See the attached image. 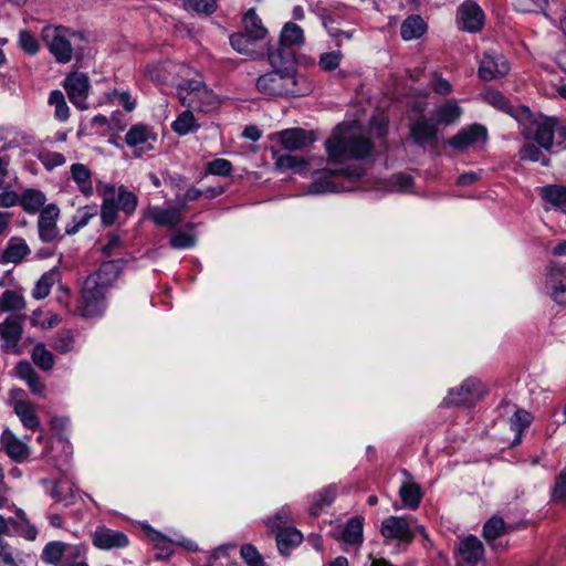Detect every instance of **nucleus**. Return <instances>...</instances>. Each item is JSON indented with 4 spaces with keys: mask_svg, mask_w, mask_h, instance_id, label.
<instances>
[{
    "mask_svg": "<svg viewBox=\"0 0 566 566\" xmlns=\"http://www.w3.org/2000/svg\"><path fill=\"white\" fill-rule=\"evenodd\" d=\"M260 93L273 97L305 96L312 92V85L295 71L273 70L256 80Z\"/></svg>",
    "mask_w": 566,
    "mask_h": 566,
    "instance_id": "nucleus-1",
    "label": "nucleus"
},
{
    "mask_svg": "<svg viewBox=\"0 0 566 566\" xmlns=\"http://www.w3.org/2000/svg\"><path fill=\"white\" fill-rule=\"evenodd\" d=\"M325 148L332 163H340L347 157L366 158L373 150V143L364 135L333 136L326 140Z\"/></svg>",
    "mask_w": 566,
    "mask_h": 566,
    "instance_id": "nucleus-2",
    "label": "nucleus"
},
{
    "mask_svg": "<svg viewBox=\"0 0 566 566\" xmlns=\"http://www.w3.org/2000/svg\"><path fill=\"white\" fill-rule=\"evenodd\" d=\"M315 175L316 177L314 181L308 187V192L312 195H322L346 190L344 187H340L332 179L344 177L348 180H357L364 175V169L359 165L340 169L324 168L322 170L315 171Z\"/></svg>",
    "mask_w": 566,
    "mask_h": 566,
    "instance_id": "nucleus-3",
    "label": "nucleus"
},
{
    "mask_svg": "<svg viewBox=\"0 0 566 566\" xmlns=\"http://www.w3.org/2000/svg\"><path fill=\"white\" fill-rule=\"evenodd\" d=\"M106 290L107 287L99 285L97 281L86 277L77 307L78 314L83 317L99 316L106 308Z\"/></svg>",
    "mask_w": 566,
    "mask_h": 566,
    "instance_id": "nucleus-4",
    "label": "nucleus"
},
{
    "mask_svg": "<svg viewBox=\"0 0 566 566\" xmlns=\"http://www.w3.org/2000/svg\"><path fill=\"white\" fill-rule=\"evenodd\" d=\"M84 553L85 548L81 545L55 541L44 546L41 559L53 566H70L72 562L81 559Z\"/></svg>",
    "mask_w": 566,
    "mask_h": 566,
    "instance_id": "nucleus-5",
    "label": "nucleus"
},
{
    "mask_svg": "<svg viewBox=\"0 0 566 566\" xmlns=\"http://www.w3.org/2000/svg\"><path fill=\"white\" fill-rule=\"evenodd\" d=\"M69 29L46 25L42 29L41 38L59 63H69L73 56V48L67 40Z\"/></svg>",
    "mask_w": 566,
    "mask_h": 566,
    "instance_id": "nucleus-6",
    "label": "nucleus"
},
{
    "mask_svg": "<svg viewBox=\"0 0 566 566\" xmlns=\"http://www.w3.org/2000/svg\"><path fill=\"white\" fill-rule=\"evenodd\" d=\"M484 396L482 382L476 378H468L458 389H451L443 400L446 407L471 406Z\"/></svg>",
    "mask_w": 566,
    "mask_h": 566,
    "instance_id": "nucleus-7",
    "label": "nucleus"
},
{
    "mask_svg": "<svg viewBox=\"0 0 566 566\" xmlns=\"http://www.w3.org/2000/svg\"><path fill=\"white\" fill-rule=\"evenodd\" d=\"M60 217V209L56 205L50 203L41 211L38 219L39 238L42 242L51 243L59 241L63 238L57 228V219Z\"/></svg>",
    "mask_w": 566,
    "mask_h": 566,
    "instance_id": "nucleus-8",
    "label": "nucleus"
},
{
    "mask_svg": "<svg viewBox=\"0 0 566 566\" xmlns=\"http://www.w3.org/2000/svg\"><path fill=\"white\" fill-rule=\"evenodd\" d=\"M546 291L558 305H566V265L552 263L546 275Z\"/></svg>",
    "mask_w": 566,
    "mask_h": 566,
    "instance_id": "nucleus-9",
    "label": "nucleus"
},
{
    "mask_svg": "<svg viewBox=\"0 0 566 566\" xmlns=\"http://www.w3.org/2000/svg\"><path fill=\"white\" fill-rule=\"evenodd\" d=\"M510 72V64L504 55L488 51L479 66V76L482 81H492L505 76Z\"/></svg>",
    "mask_w": 566,
    "mask_h": 566,
    "instance_id": "nucleus-10",
    "label": "nucleus"
},
{
    "mask_svg": "<svg viewBox=\"0 0 566 566\" xmlns=\"http://www.w3.org/2000/svg\"><path fill=\"white\" fill-rule=\"evenodd\" d=\"M426 536L422 526H416ZM381 534L386 538H396L402 542L410 543L415 537V530L411 528L409 522L405 517L390 516L381 523Z\"/></svg>",
    "mask_w": 566,
    "mask_h": 566,
    "instance_id": "nucleus-11",
    "label": "nucleus"
},
{
    "mask_svg": "<svg viewBox=\"0 0 566 566\" xmlns=\"http://www.w3.org/2000/svg\"><path fill=\"white\" fill-rule=\"evenodd\" d=\"M64 87L71 103L80 108L86 109V98L90 90L88 77L84 73H72L66 76Z\"/></svg>",
    "mask_w": 566,
    "mask_h": 566,
    "instance_id": "nucleus-12",
    "label": "nucleus"
},
{
    "mask_svg": "<svg viewBox=\"0 0 566 566\" xmlns=\"http://www.w3.org/2000/svg\"><path fill=\"white\" fill-rule=\"evenodd\" d=\"M459 29L471 33L479 32L484 24V12L481 7L472 1H464L458 9Z\"/></svg>",
    "mask_w": 566,
    "mask_h": 566,
    "instance_id": "nucleus-13",
    "label": "nucleus"
},
{
    "mask_svg": "<svg viewBox=\"0 0 566 566\" xmlns=\"http://www.w3.org/2000/svg\"><path fill=\"white\" fill-rule=\"evenodd\" d=\"M437 124L427 118H420L410 125V137L419 147L434 148L438 145Z\"/></svg>",
    "mask_w": 566,
    "mask_h": 566,
    "instance_id": "nucleus-14",
    "label": "nucleus"
},
{
    "mask_svg": "<svg viewBox=\"0 0 566 566\" xmlns=\"http://www.w3.org/2000/svg\"><path fill=\"white\" fill-rule=\"evenodd\" d=\"M22 321V316H9L0 324L2 348L6 352H14L19 354L17 346L23 333Z\"/></svg>",
    "mask_w": 566,
    "mask_h": 566,
    "instance_id": "nucleus-15",
    "label": "nucleus"
},
{
    "mask_svg": "<svg viewBox=\"0 0 566 566\" xmlns=\"http://www.w3.org/2000/svg\"><path fill=\"white\" fill-rule=\"evenodd\" d=\"M483 554L484 547L482 542L478 537L470 535L459 544L457 566H476Z\"/></svg>",
    "mask_w": 566,
    "mask_h": 566,
    "instance_id": "nucleus-16",
    "label": "nucleus"
},
{
    "mask_svg": "<svg viewBox=\"0 0 566 566\" xmlns=\"http://www.w3.org/2000/svg\"><path fill=\"white\" fill-rule=\"evenodd\" d=\"M128 537L120 531L99 526L93 534V544L99 549L124 548L128 545Z\"/></svg>",
    "mask_w": 566,
    "mask_h": 566,
    "instance_id": "nucleus-17",
    "label": "nucleus"
},
{
    "mask_svg": "<svg viewBox=\"0 0 566 566\" xmlns=\"http://www.w3.org/2000/svg\"><path fill=\"white\" fill-rule=\"evenodd\" d=\"M488 136L485 127L474 124L458 132L453 137L447 140V144L455 149H465L479 139H485Z\"/></svg>",
    "mask_w": 566,
    "mask_h": 566,
    "instance_id": "nucleus-18",
    "label": "nucleus"
},
{
    "mask_svg": "<svg viewBox=\"0 0 566 566\" xmlns=\"http://www.w3.org/2000/svg\"><path fill=\"white\" fill-rule=\"evenodd\" d=\"M279 135L283 147L291 151L303 149L314 142L313 134L303 128L285 129Z\"/></svg>",
    "mask_w": 566,
    "mask_h": 566,
    "instance_id": "nucleus-19",
    "label": "nucleus"
},
{
    "mask_svg": "<svg viewBox=\"0 0 566 566\" xmlns=\"http://www.w3.org/2000/svg\"><path fill=\"white\" fill-rule=\"evenodd\" d=\"M268 59L274 70L295 71L294 52L281 42L275 50L271 45L268 46Z\"/></svg>",
    "mask_w": 566,
    "mask_h": 566,
    "instance_id": "nucleus-20",
    "label": "nucleus"
},
{
    "mask_svg": "<svg viewBox=\"0 0 566 566\" xmlns=\"http://www.w3.org/2000/svg\"><path fill=\"white\" fill-rule=\"evenodd\" d=\"M186 205L180 207L161 209L151 207L148 209L149 218L158 226L174 228L181 222V214Z\"/></svg>",
    "mask_w": 566,
    "mask_h": 566,
    "instance_id": "nucleus-21",
    "label": "nucleus"
},
{
    "mask_svg": "<svg viewBox=\"0 0 566 566\" xmlns=\"http://www.w3.org/2000/svg\"><path fill=\"white\" fill-rule=\"evenodd\" d=\"M97 190L104 197V202L101 211L102 221L104 224L111 226L115 222L118 210V207L115 203V186L103 185L102 182H99Z\"/></svg>",
    "mask_w": 566,
    "mask_h": 566,
    "instance_id": "nucleus-22",
    "label": "nucleus"
},
{
    "mask_svg": "<svg viewBox=\"0 0 566 566\" xmlns=\"http://www.w3.org/2000/svg\"><path fill=\"white\" fill-rule=\"evenodd\" d=\"M7 523L8 534L13 533L23 536L29 541L35 539L38 531L32 524H30L25 513L21 509L15 511L14 516L8 517Z\"/></svg>",
    "mask_w": 566,
    "mask_h": 566,
    "instance_id": "nucleus-23",
    "label": "nucleus"
},
{
    "mask_svg": "<svg viewBox=\"0 0 566 566\" xmlns=\"http://www.w3.org/2000/svg\"><path fill=\"white\" fill-rule=\"evenodd\" d=\"M536 143L546 150L554 153L555 118H546L536 124L534 134Z\"/></svg>",
    "mask_w": 566,
    "mask_h": 566,
    "instance_id": "nucleus-24",
    "label": "nucleus"
},
{
    "mask_svg": "<svg viewBox=\"0 0 566 566\" xmlns=\"http://www.w3.org/2000/svg\"><path fill=\"white\" fill-rule=\"evenodd\" d=\"M30 253V249L25 241L21 238L13 237L9 240L7 248L1 254V262L19 263L25 255Z\"/></svg>",
    "mask_w": 566,
    "mask_h": 566,
    "instance_id": "nucleus-25",
    "label": "nucleus"
},
{
    "mask_svg": "<svg viewBox=\"0 0 566 566\" xmlns=\"http://www.w3.org/2000/svg\"><path fill=\"white\" fill-rule=\"evenodd\" d=\"M120 273L118 261H106L99 265V269L87 277L97 281L102 286L109 287Z\"/></svg>",
    "mask_w": 566,
    "mask_h": 566,
    "instance_id": "nucleus-26",
    "label": "nucleus"
},
{
    "mask_svg": "<svg viewBox=\"0 0 566 566\" xmlns=\"http://www.w3.org/2000/svg\"><path fill=\"white\" fill-rule=\"evenodd\" d=\"M302 539V534L294 527L281 528L276 534L277 548L284 556H289L291 549L297 546Z\"/></svg>",
    "mask_w": 566,
    "mask_h": 566,
    "instance_id": "nucleus-27",
    "label": "nucleus"
},
{
    "mask_svg": "<svg viewBox=\"0 0 566 566\" xmlns=\"http://www.w3.org/2000/svg\"><path fill=\"white\" fill-rule=\"evenodd\" d=\"M462 114V108L455 99H449L436 109V124L449 126L455 123Z\"/></svg>",
    "mask_w": 566,
    "mask_h": 566,
    "instance_id": "nucleus-28",
    "label": "nucleus"
},
{
    "mask_svg": "<svg viewBox=\"0 0 566 566\" xmlns=\"http://www.w3.org/2000/svg\"><path fill=\"white\" fill-rule=\"evenodd\" d=\"M427 30V24L420 15H410L402 22L400 34L403 40L419 39Z\"/></svg>",
    "mask_w": 566,
    "mask_h": 566,
    "instance_id": "nucleus-29",
    "label": "nucleus"
},
{
    "mask_svg": "<svg viewBox=\"0 0 566 566\" xmlns=\"http://www.w3.org/2000/svg\"><path fill=\"white\" fill-rule=\"evenodd\" d=\"M2 442L6 447V451L10 458L15 461H23L28 454L29 449L27 444L15 438L9 430L2 433Z\"/></svg>",
    "mask_w": 566,
    "mask_h": 566,
    "instance_id": "nucleus-30",
    "label": "nucleus"
},
{
    "mask_svg": "<svg viewBox=\"0 0 566 566\" xmlns=\"http://www.w3.org/2000/svg\"><path fill=\"white\" fill-rule=\"evenodd\" d=\"M71 175L84 196L88 197L93 193L92 172L85 165L73 164L71 166Z\"/></svg>",
    "mask_w": 566,
    "mask_h": 566,
    "instance_id": "nucleus-31",
    "label": "nucleus"
},
{
    "mask_svg": "<svg viewBox=\"0 0 566 566\" xmlns=\"http://www.w3.org/2000/svg\"><path fill=\"white\" fill-rule=\"evenodd\" d=\"M45 195L42 191L38 189H27L20 196L19 205L25 212L35 213L40 208L45 207Z\"/></svg>",
    "mask_w": 566,
    "mask_h": 566,
    "instance_id": "nucleus-32",
    "label": "nucleus"
},
{
    "mask_svg": "<svg viewBox=\"0 0 566 566\" xmlns=\"http://www.w3.org/2000/svg\"><path fill=\"white\" fill-rule=\"evenodd\" d=\"M195 98H190L188 106L202 113H209L213 111L218 104V97L207 87H202L199 93H196Z\"/></svg>",
    "mask_w": 566,
    "mask_h": 566,
    "instance_id": "nucleus-33",
    "label": "nucleus"
},
{
    "mask_svg": "<svg viewBox=\"0 0 566 566\" xmlns=\"http://www.w3.org/2000/svg\"><path fill=\"white\" fill-rule=\"evenodd\" d=\"M542 198L553 207L566 212V186L548 185L542 188Z\"/></svg>",
    "mask_w": 566,
    "mask_h": 566,
    "instance_id": "nucleus-34",
    "label": "nucleus"
},
{
    "mask_svg": "<svg viewBox=\"0 0 566 566\" xmlns=\"http://www.w3.org/2000/svg\"><path fill=\"white\" fill-rule=\"evenodd\" d=\"M243 30L254 38V40H263L268 33V30L262 24L261 19L256 15L254 9H250L243 17L242 20Z\"/></svg>",
    "mask_w": 566,
    "mask_h": 566,
    "instance_id": "nucleus-35",
    "label": "nucleus"
},
{
    "mask_svg": "<svg viewBox=\"0 0 566 566\" xmlns=\"http://www.w3.org/2000/svg\"><path fill=\"white\" fill-rule=\"evenodd\" d=\"M399 495L407 507L416 510L421 502L422 491L419 484L415 482H406L400 486Z\"/></svg>",
    "mask_w": 566,
    "mask_h": 566,
    "instance_id": "nucleus-36",
    "label": "nucleus"
},
{
    "mask_svg": "<svg viewBox=\"0 0 566 566\" xmlns=\"http://www.w3.org/2000/svg\"><path fill=\"white\" fill-rule=\"evenodd\" d=\"M14 412L28 429L35 430L39 427V418L31 403L19 400L14 403Z\"/></svg>",
    "mask_w": 566,
    "mask_h": 566,
    "instance_id": "nucleus-37",
    "label": "nucleus"
},
{
    "mask_svg": "<svg viewBox=\"0 0 566 566\" xmlns=\"http://www.w3.org/2000/svg\"><path fill=\"white\" fill-rule=\"evenodd\" d=\"M506 531L505 522L500 516H492L483 526V537L488 544L494 547V542Z\"/></svg>",
    "mask_w": 566,
    "mask_h": 566,
    "instance_id": "nucleus-38",
    "label": "nucleus"
},
{
    "mask_svg": "<svg viewBox=\"0 0 566 566\" xmlns=\"http://www.w3.org/2000/svg\"><path fill=\"white\" fill-rule=\"evenodd\" d=\"M15 369H17L18 376L28 382L30 389L33 392H36V394L41 392V390L43 389V386L40 382L39 375L33 369V367L31 366V364L29 361H20L17 365Z\"/></svg>",
    "mask_w": 566,
    "mask_h": 566,
    "instance_id": "nucleus-39",
    "label": "nucleus"
},
{
    "mask_svg": "<svg viewBox=\"0 0 566 566\" xmlns=\"http://www.w3.org/2000/svg\"><path fill=\"white\" fill-rule=\"evenodd\" d=\"M25 307L23 296L15 291L6 290L0 296L1 312H18Z\"/></svg>",
    "mask_w": 566,
    "mask_h": 566,
    "instance_id": "nucleus-40",
    "label": "nucleus"
},
{
    "mask_svg": "<svg viewBox=\"0 0 566 566\" xmlns=\"http://www.w3.org/2000/svg\"><path fill=\"white\" fill-rule=\"evenodd\" d=\"M259 40L250 36L248 32L233 33L230 36L231 46L241 54H251L254 52V45Z\"/></svg>",
    "mask_w": 566,
    "mask_h": 566,
    "instance_id": "nucleus-41",
    "label": "nucleus"
},
{
    "mask_svg": "<svg viewBox=\"0 0 566 566\" xmlns=\"http://www.w3.org/2000/svg\"><path fill=\"white\" fill-rule=\"evenodd\" d=\"M280 42L289 48L302 44L304 42L303 30L296 23L287 22L281 32Z\"/></svg>",
    "mask_w": 566,
    "mask_h": 566,
    "instance_id": "nucleus-42",
    "label": "nucleus"
},
{
    "mask_svg": "<svg viewBox=\"0 0 566 566\" xmlns=\"http://www.w3.org/2000/svg\"><path fill=\"white\" fill-rule=\"evenodd\" d=\"M343 539L348 544H360L363 541V520L352 517L343 531Z\"/></svg>",
    "mask_w": 566,
    "mask_h": 566,
    "instance_id": "nucleus-43",
    "label": "nucleus"
},
{
    "mask_svg": "<svg viewBox=\"0 0 566 566\" xmlns=\"http://www.w3.org/2000/svg\"><path fill=\"white\" fill-rule=\"evenodd\" d=\"M32 360L42 370H50L54 365V356L48 350L44 344L40 343L33 347Z\"/></svg>",
    "mask_w": 566,
    "mask_h": 566,
    "instance_id": "nucleus-44",
    "label": "nucleus"
},
{
    "mask_svg": "<svg viewBox=\"0 0 566 566\" xmlns=\"http://www.w3.org/2000/svg\"><path fill=\"white\" fill-rule=\"evenodd\" d=\"M482 97L493 107L510 115H514L510 101L501 92L496 90H488L482 94Z\"/></svg>",
    "mask_w": 566,
    "mask_h": 566,
    "instance_id": "nucleus-45",
    "label": "nucleus"
},
{
    "mask_svg": "<svg viewBox=\"0 0 566 566\" xmlns=\"http://www.w3.org/2000/svg\"><path fill=\"white\" fill-rule=\"evenodd\" d=\"M172 130L178 135H186L198 129L193 114L190 111L182 112L172 123Z\"/></svg>",
    "mask_w": 566,
    "mask_h": 566,
    "instance_id": "nucleus-46",
    "label": "nucleus"
},
{
    "mask_svg": "<svg viewBox=\"0 0 566 566\" xmlns=\"http://www.w3.org/2000/svg\"><path fill=\"white\" fill-rule=\"evenodd\" d=\"M520 158L522 160L541 163L543 166L549 165V158L533 143H527L521 148Z\"/></svg>",
    "mask_w": 566,
    "mask_h": 566,
    "instance_id": "nucleus-47",
    "label": "nucleus"
},
{
    "mask_svg": "<svg viewBox=\"0 0 566 566\" xmlns=\"http://www.w3.org/2000/svg\"><path fill=\"white\" fill-rule=\"evenodd\" d=\"M551 501L554 503L566 502V467L563 468L555 478L551 490Z\"/></svg>",
    "mask_w": 566,
    "mask_h": 566,
    "instance_id": "nucleus-48",
    "label": "nucleus"
},
{
    "mask_svg": "<svg viewBox=\"0 0 566 566\" xmlns=\"http://www.w3.org/2000/svg\"><path fill=\"white\" fill-rule=\"evenodd\" d=\"M149 137V129L146 125L136 124L130 127L125 136V142L128 146L135 147L144 144Z\"/></svg>",
    "mask_w": 566,
    "mask_h": 566,
    "instance_id": "nucleus-49",
    "label": "nucleus"
},
{
    "mask_svg": "<svg viewBox=\"0 0 566 566\" xmlns=\"http://www.w3.org/2000/svg\"><path fill=\"white\" fill-rule=\"evenodd\" d=\"M56 273L54 271L44 273L35 284L33 290V297L36 300H42L46 297L50 293L51 287L55 282Z\"/></svg>",
    "mask_w": 566,
    "mask_h": 566,
    "instance_id": "nucleus-50",
    "label": "nucleus"
},
{
    "mask_svg": "<svg viewBox=\"0 0 566 566\" xmlns=\"http://www.w3.org/2000/svg\"><path fill=\"white\" fill-rule=\"evenodd\" d=\"M116 206L125 213L130 214L137 207V197L133 192L127 191L124 187H120Z\"/></svg>",
    "mask_w": 566,
    "mask_h": 566,
    "instance_id": "nucleus-51",
    "label": "nucleus"
},
{
    "mask_svg": "<svg viewBox=\"0 0 566 566\" xmlns=\"http://www.w3.org/2000/svg\"><path fill=\"white\" fill-rule=\"evenodd\" d=\"M49 103L55 106L56 118H59L60 120H66L69 118V106L61 91L51 92Z\"/></svg>",
    "mask_w": 566,
    "mask_h": 566,
    "instance_id": "nucleus-52",
    "label": "nucleus"
},
{
    "mask_svg": "<svg viewBox=\"0 0 566 566\" xmlns=\"http://www.w3.org/2000/svg\"><path fill=\"white\" fill-rule=\"evenodd\" d=\"M74 337L70 331H61L53 339L52 347L61 353L66 354L73 349Z\"/></svg>",
    "mask_w": 566,
    "mask_h": 566,
    "instance_id": "nucleus-53",
    "label": "nucleus"
},
{
    "mask_svg": "<svg viewBox=\"0 0 566 566\" xmlns=\"http://www.w3.org/2000/svg\"><path fill=\"white\" fill-rule=\"evenodd\" d=\"M185 8L197 13L210 15L217 10V2L216 0H185Z\"/></svg>",
    "mask_w": 566,
    "mask_h": 566,
    "instance_id": "nucleus-54",
    "label": "nucleus"
},
{
    "mask_svg": "<svg viewBox=\"0 0 566 566\" xmlns=\"http://www.w3.org/2000/svg\"><path fill=\"white\" fill-rule=\"evenodd\" d=\"M533 417L532 415L524 410L517 409L514 416L511 418V427L517 434H522V432L528 428L532 423Z\"/></svg>",
    "mask_w": 566,
    "mask_h": 566,
    "instance_id": "nucleus-55",
    "label": "nucleus"
},
{
    "mask_svg": "<svg viewBox=\"0 0 566 566\" xmlns=\"http://www.w3.org/2000/svg\"><path fill=\"white\" fill-rule=\"evenodd\" d=\"M202 87H206L200 81L190 80L186 81L182 85H180V99L184 104H188L190 98H195L196 93H199Z\"/></svg>",
    "mask_w": 566,
    "mask_h": 566,
    "instance_id": "nucleus-56",
    "label": "nucleus"
},
{
    "mask_svg": "<svg viewBox=\"0 0 566 566\" xmlns=\"http://www.w3.org/2000/svg\"><path fill=\"white\" fill-rule=\"evenodd\" d=\"M19 43H20V46L22 48V50L25 53L31 54V55L35 54L40 49L38 40L28 30L20 31Z\"/></svg>",
    "mask_w": 566,
    "mask_h": 566,
    "instance_id": "nucleus-57",
    "label": "nucleus"
},
{
    "mask_svg": "<svg viewBox=\"0 0 566 566\" xmlns=\"http://www.w3.org/2000/svg\"><path fill=\"white\" fill-rule=\"evenodd\" d=\"M197 242L195 234L178 231L170 239V245L174 249H187L192 248Z\"/></svg>",
    "mask_w": 566,
    "mask_h": 566,
    "instance_id": "nucleus-58",
    "label": "nucleus"
},
{
    "mask_svg": "<svg viewBox=\"0 0 566 566\" xmlns=\"http://www.w3.org/2000/svg\"><path fill=\"white\" fill-rule=\"evenodd\" d=\"M342 56L339 51L326 52L321 54L318 64L324 71L329 72L338 67Z\"/></svg>",
    "mask_w": 566,
    "mask_h": 566,
    "instance_id": "nucleus-59",
    "label": "nucleus"
},
{
    "mask_svg": "<svg viewBox=\"0 0 566 566\" xmlns=\"http://www.w3.org/2000/svg\"><path fill=\"white\" fill-rule=\"evenodd\" d=\"M241 557L249 566H262L263 559L255 547L251 544H244L241 546Z\"/></svg>",
    "mask_w": 566,
    "mask_h": 566,
    "instance_id": "nucleus-60",
    "label": "nucleus"
},
{
    "mask_svg": "<svg viewBox=\"0 0 566 566\" xmlns=\"http://www.w3.org/2000/svg\"><path fill=\"white\" fill-rule=\"evenodd\" d=\"M291 511L289 507H282L277 513H275L272 517L268 518L265 524L271 530H281L282 525L286 524L290 520Z\"/></svg>",
    "mask_w": 566,
    "mask_h": 566,
    "instance_id": "nucleus-61",
    "label": "nucleus"
},
{
    "mask_svg": "<svg viewBox=\"0 0 566 566\" xmlns=\"http://www.w3.org/2000/svg\"><path fill=\"white\" fill-rule=\"evenodd\" d=\"M207 170L217 176H228L232 170V164L222 158L214 159L208 164Z\"/></svg>",
    "mask_w": 566,
    "mask_h": 566,
    "instance_id": "nucleus-62",
    "label": "nucleus"
},
{
    "mask_svg": "<svg viewBox=\"0 0 566 566\" xmlns=\"http://www.w3.org/2000/svg\"><path fill=\"white\" fill-rule=\"evenodd\" d=\"M304 164L302 158L292 155H281L276 160L280 168L295 169L296 171H301Z\"/></svg>",
    "mask_w": 566,
    "mask_h": 566,
    "instance_id": "nucleus-63",
    "label": "nucleus"
},
{
    "mask_svg": "<svg viewBox=\"0 0 566 566\" xmlns=\"http://www.w3.org/2000/svg\"><path fill=\"white\" fill-rule=\"evenodd\" d=\"M20 196L13 191L4 188L2 192H0V208H11L15 205H19Z\"/></svg>",
    "mask_w": 566,
    "mask_h": 566,
    "instance_id": "nucleus-64",
    "label": "nucleus"
}]
</instances>
